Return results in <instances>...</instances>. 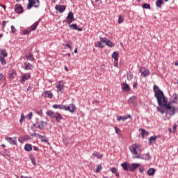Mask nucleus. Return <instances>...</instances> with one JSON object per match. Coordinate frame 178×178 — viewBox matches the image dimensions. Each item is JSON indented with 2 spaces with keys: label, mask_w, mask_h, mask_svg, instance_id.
<instances>
[{
  "label": "nucleus",
  "mask_w": 178,
  "mask_h": 178,
  "mask_svg": "<svg viewBox=\"0 0 178 178\" xmlns=\"http://www.w3.org/2000/svg\"><path fill=\"white\" fill-rule=\"evenodd\" d=\"M155 97L157 99L159 106H165V116L164 117V120H169V119L176 113L177 110L172 104L168 103V100L165 98V95L162 91L159 90L158 92H155Z\"/></svg>",
  "instance_id": "obj_1"
},
{
  "label": "nucleus",
  "mask_w": 178,
  "mask_h": 178,
  "mask_svg": "<svg viewBox=\"0 0 178 178\" xmlns=\"http://www.w3.org/2000/svg\"><path fill=\"white\" fill-rule=\"evenodd\" d=\"M129 151L135 159L140 158L141 152V146L138 143H135L129 147Z\"/></svg>",
  "instance_id": "obj_2"
},
{
  "label": "nucleus",
  "mask_w": 178,
  "mask_h": 178,
  "mask_svg": "<svg viewBox=\"0 0 178 178\" xmlns=\"http://www.w3.org/2000/svg\"><path fill=\"white\" fill-rule=\"evenodd\" d=\"M38 5H40V1L38 0H29L26 9L29 10L33 8V6L35 8H38Z\"/></svg>",
  "instance_id": "obj_3"
},
{
  "label": "nucleus",
  "mask_w": 178,
  "mask_h": 178,
  "mask_svg": "<svg viewBox=\"0 0 178 178\" xmlns=\"http://www.w3.org/2000/svg\"><path fill=\"white\" fill-rule=\"evenodd\" d=\"M72 22H74V15L73 14V12H70L67 16L66 23L70 24Z\"/></svg>",
  "instance_id": "obj_4"
},
{
  "label": "nucleus",
  "mask_w": 178,
  "mask_h": 178,
  "mask_svg": "<svg viewBox=\"0 0 178 178\" xmlns=\"http://www.w3.org/2000/svg\"><path fill=\"white\" fill-rule=\"evenodd\" d=\"M36 129H39L40 130H43L44 127L47 126V123L44 121H40L35 124H33Z\"/></svg>",
  "instance_id": "obj_5"
},
{
  "label": "nucleus",
  "mask_w": 178,
  "mask_h": 178,
  "mask_svg": "<svg viewBox=\"0 0 178 178\" xmlns=\"http://www.w3.org/2000/svg\"><path fill=\"white\" fill-rule=\"evenodd\" d=\"M56 88L58 91L62 92L63 91V88H65V85L63 84V81H60L56 83Z\"/></svg>",
  "instance_id": "obj_6"
},
{
  "label": "nucleus",
  "mask_w": 178,
  "mask_h": 178,
  "mask_svg": "<svg viewBox=\"0 0 178 178\" xmlns=\"http://www.w3.org/2000/svg\"><path fill=\"white\" fill-rule=\"evenodd\" d=\"M139 71L141 73V76L143 77H147V76L149 74V70L144 67H141Z\"/></svg>",
  "instance_id": "obj_7"
},
{
  "label": "nucleus",
  "mask_w": 178,
  "mask_h": 178,
  "mask_svg": "<svg viewBox=\"0 0 178 178\" xmlns=\"http://www.w3.org/2000/svg\"><path fill=\"white\" fill-rule=\"evenodd\" d=\"M64 111H69L71 113H74V111H76V106L73 104H70L68 106H65Z\"/></svg>",
  "instance_id": "obj_8"
},
{
  "label": "nucleus",
  "mask_w": 178,
  "mask_h": 178,
  "mask_svg": "<svg viewBox=\"0 0 178 178\" xmlns=\"http://www.w3.org/2000/svg\"><path fill=\"white\" fill-rule=\"evenodd\" d=\"M5 140L8 141L11 145H17V140L15 138L6 137Z\"/></svg>",
  "instance_id": "obj_9"
},
{
  "label": "nucleus",
  "mask_w": 178,
  "mask_h": 178,
  "mask_svg": "<svg viewBox=\"0 0 178 178\" xmlns=\"http://www.w3.org/2000/svg\"><path fill=\"white\" fill-rule=\"evenodd\" d=\"M56 10H58L59 13H63L64 10H66V6L65 5H56L55 6Z\"/></svg>",
  "instance_id": "obj_10"
},
{
  "label": "nucleus",
  "mask_w": 178,
  "mask_h": 178,
  "mask_svg": "<svg viewBox=\"0 0 178 178\" xmlns=\"http://www.w3.org/2000/svg\"><path fill=\"white\" fill-rule=\"evenodd\" d=\"M141 166V164L140 163H132L131 165H129V170L130 172H134L137 169V168H140Z\"/></svg>",
  "instance_id": "obj_11"
},
{
  "label": "nucleus",
  "mask_w": 178,
  "mask_h": 178,
  "mask_svg": "<svg viewBox=\"0 0 178 178\" xmlns=\"http://www.w3.org/2000/svg\"><path fill=\"white\" fill-rule=\"evenodd\" d=\"M42 97H44V98H52L54 97V95L52 94L51 91L49 90H45L42 92Z\"/></svg>",
  "instance_id": "obj_12"
},
{
  "label": "nucleus",
  "mask_w": 178,
  "mask_h": 178,
  "mask_svg": "<svg viewBox=\"0 0 178 178\" xmlns=\"http://www.w3.org/2000/svg\"><path fill=\"white\" fill-rule=\"evenodd\" d=\"M15 12L18 14L22 13L23 6H22L20 4H16L15 6Z\"/></svg>",
  "instance_id": "obj_13"
},
{
  "label": "nucleus",
  "mask_w": 178,
  "mask_h": 178,
  "mask_svg": "<svg viewBox=\"0 0 178 178\" xmlns=\"http://www.w3.org/2000/svg\"><path fill=\"white\" fill-rule=\"evenodd\" d=\"M25 70H33L34 69V65H32L31 63L29 62L24 63Z\"/></svg>",
  "instance_id": "obj_14"
},
{
  "label": "nucleus",
  "mask_w": 178,
  "mask_h": 178,
  "mask_svg": "<svg viewBox=\"0 0 178 178\" xmlns=\"http://www.w3.org/2000/svg\"><path fill=\"white\" fill-rule=\"evenodd\" d=\"M131 115H130V114H128L126 116H120V115L117 116V120L118 122H120V120L124 121L127 119H131Z\"/></svg>",
  "instance_id": "obj_15"
},
{
  "label": "nucleus",
  "mask_w": 178,
  "mask_h": 178,
  "mask_svg": "<svg viewBox=\"0 0 178 178\" xmlns=\"http://www.w3.org/2000/svg\"><path fill=\"white\" fill-rule=\"evenodd\" d=\"M31 76H30V74H24L21 76V83H24L26 80H29Z\"/></svg>",
  "instance_id": "obj_16"
},
{
  "label": "nucleus",
  "mask_w": 178,
  "mask_h": 178,
  "mask_svg": "<svg viewBox=\"0 0 178 178\" xmlns=\"http://www.w3.org/2000/svg\"><path fill=\"white\" fill-rule=\"evenodd\" d=\"M157 111L158 112H159V113H161V115H163V113H165L166 109H165V106H157Z\"/></svg>",
  "instance_id": "obj_17"
},
{
  "label": "nucleus",
  "mask_w": 178,
  "mask_h": 178,
  "mask_svg": "<svg viewBox=\"0 0 178 178\" xmlns=\"http://www.w3.org/2000/svg\"><path fill=\"white\" fill-rule=\"evenodd\" d=\"M121 87L122 88L123 91H126L127 92L130 91V87H129V85L126 83H122Z\"/></svg>",
  "instance_id": "obj_18"
},
{
  "label": "nucleus",
  "mask_w": 178,
  "mask_h": 178,
  "mask_svg": "<svg viewBox=\"0 0 178 178\" xmlns=\"http://www.w3.org/2000/svg\"><path fill=\"white\" fill-rule=\"evenodd\" d=\"M24 149L26 151V152H30L33 150V145L31 144H26L24 146Z\"/></svg>",
  "instance_id": "obj_19"
},
{
  "label": "nucleus",
  "mask_w": 178,
  "mask_h": 178,
  "mask_svg": "<svg viewBox=\"0 0 178 178\" xmlns=\"http://www.w3.org/2000/svg\"><path fill=\"white\" fill-rule=\"evenodd\" d=\"M54 118H55L56 122H60V120H62L63 119V117H62V115H60V113H56Z\"/></svg>",
  "instance_id": "obj_20"
},
{
  "label": "nucleus",
  "mask_w": 178,
  "mask_h": 178,
  "mask_svg": "<svg viewBox=\"0 0 178 178\" xmlns=\"http://www.w3.org/2000/svg\"><path fill=\"white\" fill-rule=\"evenodd\" d=\"M24 59H27V60H34V56L31 53H29L24 57Z\"/></svg>",
  "instance_id": "obj_21"
},
{
  "label": "nucleus",
  "mask_w": 178,
  "mask_h": 178,
  "mask_svg": "<svg viewBox=\"0 0 178 178\" xmlns=\"http://www.w3.org/2000/svg\"><path fill=\"white\" fill-rule=\"evenodd\" d=\"M46 114L47 116H49V118H51V119H54V118H55V113L54 111H49L48 110L47 112H46Z\"/></svg>",
  "instance_id": "obj_22"
},
{
  "label": "nucleus",
  "mask_w": 178,
  "mask_h": 178,
  "mask_svg": "<svg viewBox=\"0 0 178 178\" xmlns=\"http://www.w3.org/2000/svg\"><path fill=\"white\" fill-rule=\"evenodd\" d=\"M53 108L54 109H63V111H65V106L62 105V104H54L53 105Z\"/></svg>",
  "instance_id": "obj_23"
},
{
  "label": "nucleus",
  "mask_w": 178,
  "mask_h": 178,
  "mask_svg": "<svg viewBox=\"0 0 178 178\" xmlns=\"http://www.w3.org/2000/svg\"><path fill=\"white\" fill-rule=\"evenodd\" d=\"M110 172L115 175L116 177H119V172H118V169L116 168H110Z\"/></svg>",
  "instance_id": "obj_24"
},
{
  "label": "nucleus",
  "mask_w": 178,
  "mask_h": 178,
  "mask_svg": "<svg viewBox=\"0 0 178 178\" xmlns=\"http://www.w3.org/2000/svg\"><path fill=\"white\" fill-rule=\"evenodd\" d=\"M138 159L148 160V159H149V154H140V157L138 158Z\"/></svg>",
  "instance_id": "obj_25"
},
{
  "label": "nucleus",
  "mask_w": 178,
  "mask_h": 178,
  "mask_svg": "<svg viewBox=\"0 0 178 178\" xmlns=\"http://www.w3.org/2000/svg\"><path fill=\"white\" fill-rule=\"evenodd\" d=\"M162 5H163V0H156V8H162Z\"/></svg>",
  "instance_id": "obj_26"
},
{
  "label": "nucleus",
  "mask_w": 178,
  "mask_h": 178,
  "mask_svg": "<svg viewBox=\"0 0 178 178\" xmlns=\"http://www.w3.org/2000/svg\"><path fill=\"white\" fill-rule=\"evenodd\" d=\"M92 156H95L97 158V159H101L104 156V155L101 154V153H98L97 152H95L92 154Z\"/></svg>",
  "instance_id": "obj_27"
},
{
  "label": "nucleus",
  "mask_w": 178,
  "mask_h": 178,
  "mask_svg": "<svg viewBox=\"0 0 178 178\" xmlns=\"http://www.w3.org/2000/svg\"><path fill=\"white\" fill-rule=\"evenodd\" d=\"M147 175H149V176H154V175H155V168H149Z\"/></svg>",
  "instance_id": "obj_28"
},
{
  "label": "nucleus",
  "mask_w": 178,
  "mask_h": 178,
  "mask_svg": "<svg viewBox=\"0 0 178 178\" xmlns=\"http://www.w3.org/2000/svg\"><path fill=\"white\" fill-rule=\"evenodd\" d=\"M112 58L113 59H114V60H118V58H119V54L118 53V51H114L112 54Z\"/></svg>",
  "instance_id": "obj_29"
},
{
  "label": "nucleus",
  "mask_w": 178,
  "mask_h": 178,
  "mask_svg": "<svg viewBox=\"0 0 178 178\" xmlns=\"http://www.w3.org/2000/svg\"><path fill=\"white\" fill-rule=\"evenodd\" d=\"M106 45H107V47H110V48H113V47H115V44H113L112 41L108 39H107V41L106 42Z\"/></svg>",
  "instance_id": "obj_30"
},
{
  "label": "nucleus",
  "mask_w": 178,
  "mask_h": 178,
  "mask_svg": "<svg viewBox=\"0 0 178 178\" xmlns=\"http://www.w3.org/2000/svg\"><path fill=\"white\" fill-rule=\"evenodd\" d=\"M70 27L72 30H79V31H81V29H79V27H77V24H70Z\"/></svg>",
  "instance_id": "obj_31"
},
{
  "label": "nucleus",
  "mask_w": 178,
  "mask_h": 178,
  "mask_svg": "<svg viewBox=\"0 0 178 178\" xmlns=\"http://www.w3.org/2000/svg\"><path fill=\"white\" fill-rule=\"evenodd\" d=\"M40 140H41L42 142L43 143H47V144H49V142H48V138H47V137L42 136H40Z\"/></svg>",
  "instance_id": "obj_32"
},
{
  "label": "nucleus",
  "mask_w": 178,
  "mask_h": 178,
  "mask_svg": "<svg viewBox=\"0 0 178 178\" xmlns=\"http://www.w3.org/2000/svg\"><path fill=\"white\" fill-rule=\"evenodd\" d=\"M124 20V17L123 15H119L118 23V24H122Z\"/></svg>",
  "instance_id": "obj_33"
},
{
  "label": "nucleus",
  "mask_w": 178,
  "mask_h": 178,
  "mask_svg": "<svg viewBox=\"0 0 178 178\" xmlns=\"http://www.w3.org/2000/svg\"><path fill=\"white\" fill-rule=\"evenodd\" d=\"M38 22H35L32 26H31V31H34L35 29H37V26H38Z\"/></svg>",
  "instance_id": "obj_34"
},
{
  "label": "nucleus",
  "mask_w": 178,
  "mask_h": 178,
  "mask_svg": "<svg viewBox=\"0 0 178 178\" xmlns=\"http://www.w3.org/2000/svg\"><path fill=\"white\" fill-rule=\"evenodd\" d=\"M136 99H137V97H136V96L131 97L129 99L128 102L129 104H134V102H136Z\"/></svg>",
  "instance_id": "obj_35"
},
{
  "label": "nucleus",
  "mask_w": 178,
  "mask_h": 178,
  "mask_svg": "<svg viewBox=\"0 0 178 178\" xmlns=\"http://www.w3.org/2000/svg\"><path fill=\"white\" fill-rule=\"evenodd\" d=\"M10 79H15L16 77V71L12 70L10 72Z\"/></svg>",
  "instance_id": "obj_36"
},
{
  "label": "nucleus",
  "mask_w": 178,
  "mask_h": 178,
  "mask_svg": "<svg viewBox=\"0 0 178 178\" xmlns=\"http://www.w3.org/2000/svg\"><path fill=\"white\" fill-rule=\"evenodd\" d=\"M172 101L173 102L176 103L178 101V96H177V94L176 93H174L172 96Z\"/></svg>",
  "instance_id": "obj_37"
},
{
  "label": "nucleus",
  "mask_w": 178,
  "mask_h": 178,
  "mask_svg": "<svg viewBox=\"0 0 178 178\" xmlns=\"http://www.w3.org/2000/svg\"><path fill=\"white\" fill-rule=\"evenodd\" d=\"M155 140H156V136H151L148 139L149 144H150V145L152 144V143H154V141H155Z\"/></svg>",
  "instance_id": "obj_38"
},
{
  "label": "nucleus",
  "mask_w": 178,
  "mask_h": 178,
  "mask_svg": "<svg viewBox=\"0 0 178 178\" xmlns=\"http://www.w3.org/2000/svg\"><path fill=\"white\" fill-rule=\"evenodd\" d=\"M95 47H96V48H98L99 47L100 48H104V45H102V42L101 41L95 42Z\"/></svg>",
  "instance_id": "obj_39"
},
{
  "label": "nucleus",
  "mask_w": 178,
  "mask_h": 178,
  "mask_svg": "<svg viewBox=\"0 0 178 178\" xmlns=\"http://www.w3.org/2000/svg\"><path fill=\"white\" fill-rule=\"evenodd\" d=\"M121 166L124 169V170H129V165H127V163H122Z\"/></svg>",
  "instance_id": "obj_40"
},
{
  "label": "nucleus",
  "mask_w": 178,
  "mask_h": 178,
  "mask_svg": "<svg viewBox=\"0 0 178 178\" xmlns=\"http://www.w3.org/2000/svg\"><path fill=\"white\" fill-rule=\"evenodd\" d=\"M140 134L142 136V137H144L145 136H148V132H147V131H145V129H140Z\"/></svg>",
  "instance_id": "obj_41"
},
{
  "label": "nucleus",
  "mask_w": 178,
  "mask_h": 178,
  "mask_svg": "<svg viewBox=\"0 0 178 178\" xmlns=\"http://www.w3.org/2000/svg\"><path fill=\"white\" fill-rule=\"evenodd\" d=\"M1 54L2 55V56H3V58H6V56H8V53L6 52V49H1Z\"/></svg>",
  "instance_id": "obj_42"
},
{
  "label": "nucleus",
  "mask_w": 178,
  "mask_h": 178,
  "mask_svg": "<svg viewBox=\"0 0 178 178\" xmlns=\"http://www.w3.org/2000/svg\"><path fill=\"white\" fill-rule=\"evenodd\" d=\"M127 80H131L133 79V75L131 74V72L127 73Z\"/></svg>",
  "instance_id": "obj_43"
},
{
  "label": "nucleus",
  "mask_w": 178,
  "mask_h": 178,
  "mask_svg": "<svg viewBox=\"0 0 178 178\" xmlns=\"http://www.w3.org/2000/svg\"><path fill=\"white\" fill-rule=\"evenodd\" d=\"M25 119H26V116H24V115L23 113H22L21 118L19 120V123L22 124V123H23V122L24 121Z\"/></svg>",
  "instance_id": "obj_44"
},
{
  "label": "nucleus",
  "mask_w": 178,
  "mask_h": 178,
  "mask_svg": "<svg viewBox=\"0 0 178 178\" xmlns=\"http://www.w3.org/2000/svg\"><path fill=\"white\" fill-rule=\"evenodd\" d=\"M143 8L144 9H151V6L148 3H144Z\"/></svg>",
  "instance_id": "obj_45"
},
{
  "label": "nucleus",
  "mask_w": 178,
  "mask_h": 178,
  "mask_svg": "<svg viewBox=\"0 0 178 178\" xmlns=\"http://www.w3.org/2000/svg\"><path fill=\"white\" fill-rule=\"evenodd\" d=\"M26 118H28V120H31V118H33V112H30Z\"/></svg>",
  "instance_id": "obj_46"
},
{
  "label": "nucleus",
  "mask_w": 178,
  "mask_h": 178,
  "mask_svg": "<svg viewBox=\"0 0 178 178\" xmlns=\"http://www.w3.org/2000/svg\"><path fill=\"white\" fill-rule=\"evenodd\" d=\"M106 41H108V38H100V42L104 44H106Z\"/></svg>",
  "instance_id": "obj_47"
},
{
  "label": "nucleus",
  "mask_w": 178,
  "mask_h": 178,
  "mask_svg": "<svg viewBox=\"0 0 178 178\" xmlns=\"http://www.w3.org/2000/svg\"><path fill=\"white\" fill-rule=\"evenodd\" d=\"M101 169H102V166H101V165H99L95 170V172L99 173V172H101Z\"/></svg>",
  "instance_id": "obj_48"
},
{
  "label": "nucleus",
  "mask_w": 178,
  "mask_h": 178,
  "mask_svg": "<svg viewBox=\"0 0 178 178\" xmlns=\"http://www.w3.org/2000/svg\"><path fill=\"white\" fill-rule=\"evenodd\" d=\"M0 62L2 65H5L6 63V60H5V58L2 56L0 57Z\"/></svg>",
  "instance_id": "obj_49"
},
{
  "label": "nucleus",
  "mask_w": 178,
  "mask_h": 178,
  "mask_svg": "<svg viewBox=\"0 0 178 178\" xmlns=\"http://www.w3.org/2000/svg\"><path fill=\"white\" fill-rule=\"evenodd\" d=\"M114 129H115V133H116L117 134L120 135V129H119V128H118V127H115Z\"/></svg>",
  "instance_id": "obj_50"
},
{
  "label": "nucleus",
  "mask_w": 178,
  "mask_h": 178,
  "mask_svg": "<svg viewBox=\"0 0 178 178\" xmlns=\"http://www.w3.org/2000/svg\"><path fill=\"white\" fill-rule=\"evenodd\" d=\"M158 86H156V85H154V86H153V90H154V96H155V92H158V91H159V90H157V91H156L155 90H158Z\"/></svg>",
  "instance_id": "obj_51"
},
{
  "label": "nucleus",
  "mask_w": 178,
  "mask_h": 178,
  "mask_svg": "<svg viewBox=\"0 0 178 178\" xmlns=\"http://www.w3.org/2000/svg\"><path fill=\"white\" fill-rule=\"evenodd\" d=\"M11 31L14 34V33H16V28L13 25L11 26Z\"/></svg>",
  "instance_id": "obj_52"
},
{
  "label": "nucleus",
  "mask_w": 178,
  "mask_h": 178,
  "mask_svg": "<svg viewBox=\"0 0 178 178\" xmlns=\"http://www.w3.org/2000/svg\"><path fill=\"white\" fill-rule=\"evenodd\" d=\"M32 136H34L35 137H38V138H40V136H42V135H40V134L37 133L32 134Z\"/></svg>",
  "instance_id": "obj_53"
},
{
  "label": "nucleus",
  "mask_w": 178,
  "mask_h": 178,
  "mask_svg": "<svg viewBox=\"0 0 178 178\" xmlns=\"http://www.w3.org/2000/svg\"><path fill=\"white\" fill-rule=\"evenodd\" d=\"M31 30L28 29V30L24 31V34H29V33H31Z\"/></svg>",
  "instance_id": "obj_54"
},
{
  "label": "nucleus",
  "mask_w": 178,
  "mask_h": 178,
  "mask_svg": "<svg viewBox=\"0 0 178 178\" xmlns=\"http://www.w3.org/2000/svg\"><path fill=\"white\" fill-rule=\"evenodd\" d=\"M33 150L36 151V152H38L40 151V149L35 146H33Z\"/></svg>",
  "instance_id": "obj_55"
},
{
  "label": "nucleus",
  "mask_w": 178,
  "mask_h": 178,
  "mask_svg": "<svg viewBox=\"0 0 178 178\" xmlns=\"http://www.w3.org/2000/svg\"><path fill=\"white\" fill-rule=\"evenodd\" d=\"M144 170H145V168H140V169H139L140 173H144Z\"/></svg>",
  "instance_id": "obj_56"
},
{
  "label": "nucleus",
  "mask_w": 178,
  "mask_h": 178,
  "mask_svg": "<svg viewBox=\"0 0 178 178\" xmlns=\"http://www.w3.org/2000/svg\"><path fill=\"white\" fill-rule=\"evenodd\" d=\"M114 66H115V67H118V60H114Z\"/></svg>",
  "instance_id": "obj_57"
},
{
  "label": "nucleus",
  "mask_w": 178,
  "mask_h": 178,
  "mask_svg": "<svg viewBox=\"0 0 178 178\" xmlns=\"http://www.w3.org/2000/svg\"><path fill=\"white\" fill-rule=\"evenodd\" d=\"M21 178H33V177H31V176H29V177H26V176H21Z\"/></svg>",
  "instance_id": "obj_58"
},
{
  "label": "nucleus",
  "mask_w": 178,
  "mask_h": 178,
  "mask_svg": "<svg viewBox=\"0 0 178 178\" xmlns=\"http://www.w3.org/2000/svg\"><path fill=\"white\" fill-rule=\"evenodd\" d=\"M2 79H3V75L0 73V81L2 80Z\"/></svg>",
  "instance_id": "obj_59"
},
{
  "label": "nucleus",
  "mask_w": 178,
  "mask_h": 178,
  "mask_svg": "<svg viewBox=\"0 0 178 178\" xmlns=\"http://www.w3.org/2000/svg\"><path fill=\"white\" fill-rule=\"evenodd\" d=\"M31 162L33 165H35V160H34V159H32Z\"/></svg>",
  "instance_id": "obj_60"
},
{
  "label": "nucleus",
  "mask_w": 178,
  "mask_h": 178,
  "mask_svg": "<svg viewBox=\"0 0 178 178\" xmlns=\"http://www.w3.org/2000/svg\"><path fill=\"white\" fill-rule=\"evenodd\" d=\"M65 47H67V48H70V49L72 48V47L69 44H65Z\"/></svg>",
  "instance_id": "obj_61"
},
{
  "label": "nucleus",
  "mask_w": 178,
  "mask_h": 178,
  "mask_svg": "<svg viewBox=\"0 0 178 178\" xmlns=\"http://www.w3.org/2000/svg\"><path fill=\"white\" fill-rule=\"evenodd\" d=\"M64 69H65V70H66V72H69V69L67 68V66H65V67H64Z\"/></svg>",
  "instance_id": "obj_62"
},
{
  "label": "nucleus",
  "mask_w": 178,
  "mask_h": 178,
  "mask_svg": "<svg viewBox=\"0 0 178 178\" xmlns=\"http://www.w3.org/2000/svg\"><path fill=\"white\" fill-rule=\"evenodd\" d=\"M176 127H177V125H176V124H174V125L172 126V129H175Z\"/></svg>",
  "instance_id": "obj_63"
},
{
  "label": "nucleus",
  "mask_w": 178,
  "mask_h": 178,
  "mask_svg": "<svg viewBox=\"0 0 178 178\" xmlns=\"http://www.w3.org/2000/svg\"><path fill=\"white\" fill-rule=\"evenodd\" d=\"M175 66H178V60H177V61H175Z\"/></svg>",
  "instance_id": "obj_64"
}]
</instances>
